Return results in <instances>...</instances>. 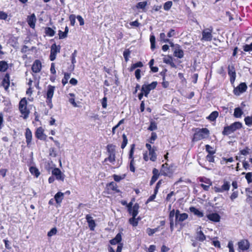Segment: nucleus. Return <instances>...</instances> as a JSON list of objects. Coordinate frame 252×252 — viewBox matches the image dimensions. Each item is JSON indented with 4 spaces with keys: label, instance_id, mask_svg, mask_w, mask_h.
<instances>
[{
    "label": "nucleus",
    "instance_id": "nucleus-1",
    "mask_svg": "<svg viewBox=\"0 0 252 252\" xmlns=\"http://www.w3.org/2000/svg\"><path fill=\"white\" fill-rule=\"evenodd\" d=\"M172 165L169 166L166 162L162 164L160 171L156 168H153L152 170L153 176L150 181V185H153L158 179L160 175L172 178L173 175L174 171L172 169Z\"/></svg>",
    "mask_w": 252,
    "mask_h": 252
},
{
    "label": "nucleus",
    "instance_id": "nucleus-2",
    "mask_svg": "<svg viewBox=\"0 0 252 252\" xmlns=\"http://www.w3.org/2000/svg\"><path fill=\"white\" fill-rule=\"evenodd\" d=\"M192 131L194 132L191 139V142L193 143L207 139L210 134L209 130L206 127L201 128L193 127L192 128Z\"/></svg>",
    "mask_w": 252,
    "mask_h": 252
},
{
    "label": "nucleus",
    "instance_id": "nucleus-3",
    "mask_svg": "<svg viewBox=\"0 0 252 252\" xmlns=\"http://www.w3.org/2000/svg\"><path fill=\"white\" fill-rule=\"evenodd\" d=\"M145 146L148 151H145L143 154V158L144 161H156L157 159V154L156 153L157 148L156 146L152 147L149 143H146Z\"/></svg>",
    "mask_w": 252,
    "mask_h": 252
},
{
    "label": "nucleus",
    "instance_id": "nucleus-4",
    "mask_svg": "<svg viewBox=\"0 0 252 252\" xmlns=\"http://www.w3.org/2000/svg\"><path fill=\"white\" fill-rule=\"evenodd\" d=\"M243 125L240 122H235L229 126H225L222 131V134L224 136L228 135L234 133L238 129L242 128Z\"/></svg>",
    "mask_w": 252,
    "mask_h": 252
},
{
    "label": "nucleus",
    "instance_id": "nucleus-5",
    "mask_svg": "<svg viewBox=\"0 0 252 252\" xmlns=\"http://www.w3.org/2000/svg\"><path fill=\"white\" fill-rule=\"evenodd\" d=\"M19 110L21 116L26 119L29 117L30 111L28 108V101L26 97L21 98L19 103Z\"/></svg>",
    "mask_w": 252,
    "mask_h": 252
},
{
    "label": "nucleus",
    "instance_id": "nucleus-6",
    "mask_svg": "<svg viewBox=\"0 0 252 252\" xmlns=\"http://www.w3.org/2000/svg\"><path fill=\"white\" fill-rule=\"evenodd\" d=\"M106 150L108 157L104 159L103 162L109 161L114 165L116 161V146L112 144H108L106 146Z\"/></svg>",
    "mask_w": 252,
    "mask_h": 252
},
{
    "label": "nucleus",
    "instance_id": "nucleus-7",
    "mask_svg": "<svg viewBox=\"0 0 252 252\" xmlns=\"http://www.w3.org/2000/svg\"><path fill=\"white\" fill-rule=\"evenodd\" d=\"M55 87L51 85L47 86L44 97L46 98V103L47 105L50 108H52L53 105L52 103V98L53 97Z\"/></svg>",
    "mask_w": 252,
    "mask_h": 252
},
{
    "label": "nucleus",
    "instance_id": "nucleus-8",
    "mask_svg": "<svg viewBox=\"0 0 252 252\" xmlns=\"http://www.w3.org/2000/svg\"><path fill=\"white\" fill-rule=\"evenodd\" d=\"M213 27H210L208 28L204 29L202 32V38L201 40L202 41H211L213 38Z\"/></svg>",
    "mask_w": 252,
    "mask_h": 252
},
{
    "label": "nucleus",
    "instance_id": "nucleus-9",
    "mask_svg": "<svg viewBox=\"0 0 252 252\" xmlns=\"http://www.w3.org/2000/svg\"><path fill=\"white\" fill-rule=\"evenodd\" d=\"M139 208V206L136 205L133 210V212H132L131 215L132 216V218L129 219V222L133 226H136L138 225V221L140 220V218L138 217L136 218V217L137 216L138 214V210Z\"/></svg>",
    "mask_w": 252,
    "mask_h": 252
},
{
    "label": "nucleus",
    "instance_id": "nucleus-10",
    "mask_svg": "<svg viewBox=\"0 0 252 252\" xmlns=\"http://www.w3.org/2000/svg\"><path fill=\"white\" fill-rule=\"evenodd\" d=\"M247 88V86L245 83H241L237 87L234 88L233 93L235 95L238 96L245 92Z\"/></svg>",
    "mask_w": 252,
    "mask_h": 252
},
{
    "label": "nucleus",
    "instance_id": "nucleus-11",
    "mask_svg": "<svg viewBox=\"0 0 252 252\" xmlns=\"http://www.w3.org/2000/svg\"><path fill=\"white\" fill-rule=\"evenodd\" d=\"M10 74L6 73L4 74L0 83L1 86L3 87L4 90L6 92L8 91L10 85Z\"/></svg>",
    "mask_w": 252,
    "mask_h": 252
},
{
    "label": "nucleus",
    "instance_id": "nucleus-12",
    "mask_svg": "<svg viewBox=\"0 0 252 252\" xmlns=\"http://www.w3.org/2000/svg\"><path fill=\"white\" fill-rule=\"evenodd\" d=\"M35 137L40 140L46 141L47 135L44 133V130L42 127H37L35 132Z\"/></svg>",
    "mask_w": 252,
    "mask_h": 252
},
{
    "label": "nucleus",
    "instance_id": "nucleus-13",
    "mask_svg": "<svg viewBox=\"0 0 252 252\" xmlns=\"http://www.w3.org/2000/svg\"><path fill=\"white\" fill-rule=\"evenodd\" d=\"M52 175L54 176L56 179L63 182L65 178V175L62 172L59 168H54L52 171Z\"/></svg>",
    "mask_w": 252,
    "mask_h": 252
},
{
    "label": "nucleus",
    "instance_id": "nucleus-14",
    "mask_svg": "<svg viewBox=\"0 0 252 252\" xmlns=\"http://www.w3.org/2000/svg\"><path fill=\"white\" fill-rule=\"evenodd\" d=\"M201 229V226H199L197 228L195 233V239L196 241L203 242L206 239V236Z\"/></svg>",
    "mask_w": 252,
    "mask_h": 252
},
{
    "label": "nucleus",
    "instance_id": "nucleus-15",
    "mask_svg": "<svg viewBox=\"0 0 252 252\" xmlns=\"http://www.w3.org/2000/svg\"><path fill=\"white\" fill-rule=\"evenodd\" d=\"M230 184L229 182L224 180L223 185L221 187H215L214 188V191L216 192H223L224 191H228L229 190Z\"/></svg>",
    "mask_w": 252,
    "mask_h": 252
},
{
    "label": "nucleus",
    "instance_id": "nucleus-16",
    "mask_svg": "<svg viewBox=\"0 0 252 252\" xmlns=\"http://www.w3.org/2000/svg\"><path fill=\"white\" fill-rule=\"evenodd\" d=\"M238 246L239 250L244 252L249 249L250 244L247 239H242L238 242Z\"/></svg>",
    "mask_w": 252,
    "mask_h": 252
},
{
    "label": "nucleus",
    "instance_id": "nucleus-17",
    "mask_svg": "<svg viewBox=\"0 0 252 252\" xmlns=\"http://www.w3.org/2000/svg\"><path fill=\"white\" fill-rule=\"evenodd\" d=\"M228 74L230 77V82L233 84L234 83L236 77L235 68L233 65H228Z\"/></svg>",
    "mask_w": 252,
    "mask_h": 252
},
{
    "label": "nucleus",
    "instance_id": "nucleus-18",
    "mask_svg": "<svg viewBox=\"0 0 252 252\" xmlns=\"http://www.w3.org/2000/svg\"><path fill=\"white\" fill-rule=\"evenodd\" d=\"M118 187L117 184L113 181L106 184V189L108 193L112 191L117 193L120 192V190L118 189Z\"/></svg>",
    "mask_w": 252,
    "mask_h": 252
},
{
    "label": "nucleus",
    "instance_id": "nucleus-19",
    "mask_svg": "<svg viewBox=\"0 0 252 252\" xmlns=\"http://www.w3.org/2000/svg\"><path fill=\"white\" fill-rule=\"evenodd\" d=\"M42 68V63L39 60H35L32 66V70L35 73H37L40 72Z\"/></svg>",
    "mask_w": 252,
    "mask_h": 252
},
{
    "label": "nucleus",
    "instance_id": "nucleus-20",
    "mask_svg": "<svg viewBox=\"0 0 252 252\" xmlns=\"http://www.w3.org/2000/svg\"><path fill=\"white\" fill-rule=\"evenodd\" d=\"M25 138L27 146L28 147L30 148L32 144V132L29 128H27L26 129Z\"/></svg>",
    "mask_w": 252,
    "mask_h": 252
},
{
    "label": "nucleus",
    "instance_id": "nucleus-21",
    "mask_svg": "<svg viewBox=\"0 0 252 252\" xmlns=\"http://www.w3.org/2000/svg\"><path fill=\"white\" fill-rule=\"evenodd\" d=\"M207 218L210 220L215 222H218L220 221V216L217 213H212L207 215Z\"/></svg>",
    "mask_w": 252,
    "mask_h": 252
},
{
    "label": "nucleus",
    "instance_id": "nucleus-22",
    "mask_svg": "<svg viewBox=\"0 0 252 252\" xmlns=\"http://www.w3.org/2000/svg\"><path fill=\"white\" fill-rule=\"evenodd\" d=\"M86 219L88 223L89 227L91 230L93 231L96 226L95 221L93 219L90 215H87L86 216Z\"/></svg>",
    "mask_w": 252,
    "mask_h": 252
},
{
    "label": "nucleus",
    "instance_id": "nucleus-23",
    "mask_svg": "<svg viewBox=\"0 0 252 252\" xmlns=\"http://www.w3.org/2000/svg\"><path fill=\"white\" fill-rule=\"evenodd\" d=\"M36 21V17L34 13L28 16L27 17V22L29 26L32 29H34Z\"/></svg>",
    "mask_w": 252,
    "mask_h": 252
},
{
    "label": "nucleus",
    "instance_id": "nucleus-24",
    "mask_svg": "<svg viewBox=\"0 0 252 252\" xmlns=\"http://www.w3.org/2000/svg\"><path fill=\"white\" fill-rule=\"evenodd\" d=\"M122 240V237L121 233H118L115 238L110 240L109 241V243L112 245H115L117 244L119 245V244H122L121 241Z\"/></svg>",
    "mask_w": 252,
    "mask_h": 252
},
{
    "label": "nucleus",
    "instance_id": "nucleus-25",
    "mask_svg": "<svg viewBox=\"0 0 252 252\" xmlns=\"http://www.w3.org/2000/svg\"><path fill=\"white\" fill-rule=\"evenodd\" d=\"M173 54L175 57L179 59H181L184 57V51L182 49H180V46L179 45H176V48L174 51Z\"/></svg>",
    "mask_w": 252,
    "mask_h": 252
},
{
    "label": "nucleus",
    "instance_id": "nucleus-26",
    "mask_svg": "<svg viewBox=\"0 0 252 252\" xmlns=\"http://www.w3.org/2000/svg\"><path fill=\"white\" fill-rule=\"evenodd\" d=\"M163 61L164 63L169 64L173 68L177 67L176 64L173 62V58L171 56L168 55L164 58Z\"/></svg>",
    "mask_w": 252,
    "mask_h": 252
},
{
    "label": "nucleus",
    "instance_id": "nucleus-27",
    "mask_svg": "<svg viewBox=\"0 0 252 252\" xmlns=\"http://www.w3.org/2000/svg\"><path fill=\"white\" fill-rule=\"evenodd\" d=\"M189 210L191 213L198 218H202L204 216L203 213L194 207L191 206L189 207Z\"/></svg>",
    "mask_w": 252,
    "mask_h": 252
},
{
    "label": "nucleus",
    "instance_id": "nucleus-28",
    "mask_svg": "<svg viewBox=\"0 0 252 252\" xmlns=\"http://www.w3.org/2000/svg\"><path fill=\"white\" fill-rule=\"evenodd\" d=\"M63 193L62 192H58L54 196V199L57 204H60L63 199Z\"/></svg>",
    "mask_w": 252,
    "mask_h": 252
},
{
    "label": "nucleus",
    "instance_id": "nucleus-29",
    "mask_svg": "<svg viewBox=\"0 0 252 252\" xmlns=\"http://www.w3.org/2000/svg\"><path fill=\"white\" fill-rule=\"evenodd\" d=\"M188 217L189 216L187 213H182L178 217L177 219H175L176 223L184 221L188 218Z\"/></svg>",
    "mask_w": 252,
    "mask_h": 252
},
{
    "label": "nucleus",
    "instance_id": "nucleus-30",
    "mask_svg": "<svg viewBox=\"0 0 252 252\" xmlns=\"http://www.w3.org/2000/svg\"><path fill=\"white\" fill-rule=\"evenodd\" d=\"M30 173L36 178H37L40 175V172L37 168L35 166H31L29 168Z\"/></svg>",
    "mask_w": 252,
    "mask_h": 252
},
{
    "label": "nucleus",
    "instance_id": "nucleus-31",
    "mask_svg": "<svg viewBox=\"0 0 252 252\" xmlns=\"http://www.w3.org/2000/svg\"><path fill=\"white\" fill-rule=\"evenodd\" d=\"M219 113L218 111H215L212 112L207 117V119L211 122L215 121L218 117Z\"/></svg>",
    "mask_w": 252,
    "mask_h": 252
},
{
    "label": "nucleus",
    "instance_id": "nucleus-32",
    "mask_svg": "<svg viewBox=\"0 0 252 252\" xmlns=\"http://www.w3.org/2000/svg\"><path fill=\"white\" fill-rule=\"evenodd\" d=\"M8 68V64L5 61H0V72H5Z\"/></svg>",
    "mask_w": 252,
    "mask_h": 252
},
{
    "label": "nucleus",
    "instance_id": "nucleus-33",
    "mask_svg": "<svg viewBox=\"0 0 252 252\" xmlns=\"http://www.w3.org/2000/svg\"><path fill=\"white\" fill-rule=\"evenodd\" d=\"M243 114V112L240 107H236L234 109L233 115L235 118H241Z\"/></svg>",
    "mask_w": 252,
    "mask_h": 252
},
{
    "label": "nucleus",
    "instance_id": "nucleus-34",
    "mask_svg": "<svg viewBox=\"0 0 252 252\" xmlns=\"http://www.w3.org/2000/svg\"><path fill=\"white\" fill-rule=\"evenodd\" d=\"M143 63L139 61V62H138L135 63H133L131 65L130 67H129V71H132L133 70H134L137 67H143Z\"/></svg>",
    "mask_w": 252,
    "mask_h": 252
},
{
    "label": "nucleus",
    "instance_id": "nucleus-35",
    "mask_svg": "<svg viewBox=\"0 0 252 252\" xmlns=\"http://www.w3.org/2000/svg\"><path fill=\"white\" fill-rule=\"evenodd\" d=\"M150 41L151 43V49L152 51H154L156 48V37L154 34L150 35Z\"/></svg>",
    "mask_w": 252,
    "mask_h": 252
},
{
    "label": "nucleus",
    "instance_id": "nucleus-36",
    "mask_svg": "<svg viewBox=\"0 0 252 252\" xmlns=\"http://www.w3.org/2000/svg\"><path fill=\"white\" fill-rule=\"evenodd\" d=\"M45 33L47 35L52 37L55 35V32L50 27H46L45 28Z\"/></svg>",
    "mask_w": 252,
    "mask_h": 252
},
{
    "label": "nucleus",
    "instance_id": "nucleus-37",
    "mask_svg": "<svg viewBox=\"0 0 252 252\" xmlns=\"http://www.w3.org/2000/svg\"><path fill=\"white\" fill-rule=\"evenodd\" d=\"M61 46L60 45L57 46L56 43H54L51 47L50 52L57 54L60 52Z\"/></svg>",
    "mask_w": 252,
    "mask_h": 252
},
{
    "label": "nucleus",
    "instance_id": "nucleus-38",
    "mask_svg": "<svg viewBox=\"0 0 252 252\" xmlns=\"http://www.w3.org/2000/svg\"><path fill=\"white\" fill-rule=\"evenodd\" d=\"M158 136L156 132H152L151 133V137L147 140V141L148 142V143L149 144H154L155 141L157 139Z\"/></svg>",
    "mask_w": 252,
    "mask_h": 252
},
{
    "label": "nucleus",
    "instance_id": "nucleus-39",
    "mask_svg": "<svg viewBox=\"0 0 252 252\" xmlns=\"http://www.w3.org/2000/svg\"><path fill=\"white\" fill-rule=\"evenodd\" d=\"M205 147L206 151L208 153V154H215L216 153V150L210 145L207 144Z\"/></svg>",
    "mask_w": 252,
    "mask_h": 252
},
{
    "label": "nucleus",
    "instance_id": "nucleus-40",
    "mask_svg": "<svg viewBox=\"0 0 252 252\" xmlns=\"http://www.w3.org/2000/svg\"><path fill=\"white\" fill-rule=\"evenodd\" d=\"M147 5V2L146 1H144L138 2L135 6L137 9H144Z\"/></svg>",
    "mask_w": 252,
    "mask_h": 252
},
{
    "label": "nucleus",
    "instance_id": "nucleus-41",
    "mask_svg": "<svg viewBox=\"0 0 252 252\" xmlns=\"http://www.w3.org/2000/svg\"><path fill=\"white\" fill-rule=\"evenodd\" d=\"M70 76V74L67 72H65L64 73V77L62 79V83L63 86H64L68 82V80L69 79Z\"/></svg>",
    "mask_w": 252,
    "mask_h": 252
},
{
    "label": "nucleus",
    "instance_id": "nucleus-42",
    "mask_svg": "<svg viewBox=\"0 0 252 252\" xmlns=\"http://www.w3.org/2000/svg\"><path fill=\"white\" fill-rule=\"evenodd\" d=\"M69 95L71 97L69 99V102L75 107H77V104L75 101V94L73 93H69Z\"/></svg>",
    "mask_w": 252,
    "mask_h": 252
},
{
    "label": "nucleus",
    "instance_id": "nucleus-43",
    "mask_svg": "<svg viewBox=\"0 0 252 252\" xmlns=\"http://www.w3.org/2000/svg\"><path fill=\"white\" fill-rule=\"evenodd\" d=\"M132 205H133L132 201L130 202L129 203L127 204L126 207L127 208L128 212L129 214H132V212H133V210L136 205L139 206L137 203H136L133 205V206H132Z\"/></svg>",
    "mask_w": 252,
    "mask_h": 252
},
{
    "label": "nucleus",
    "instance_id": "nucleus-44",
    "mask_svg": "<svg viewBox=\"0 0 252 252\" xmlns=\"http://www.w3.org/2000/svg\"><path fill=\"white\" fill-rule=\"evenodd\" d=\"M141 92L144 94V96L145 97H148L150 91L149 90V89L146 86V84H144L142 86Z\"/></svg>",
    "mask_w": 252,
    "mask_h": 252
},
{
    "label": "nucleus",
    "instance_id": "nucleus-45",
    "mask_svg": "<svg viewBox=\"0 0 252 252\" xmlns=\"http://www.w3.org/2000/svg\"><path fill=\"white\" fill-rule=\"evenodd\" d=\"M158 128L157 123L155 121H151L150 122V126L148 128V130L153 131Z\"/></svg>",
    "mask_w": 252,
    "mask_h": 252
},
{
    "label": "nucleus",
    "instance_id": "nucleus-46",
    "mask_svg": "<svg viewBox=\"0 0 252 252\" xmlns=\"http://www.w3.org/2000/svg\"><path fill=\"white\" fill-rule=\"evenodd\" d=\"M199 181L200 182L204 183L206 184L212 185V182L211 180L206 177H200L199 178Z\"/></svg>",
    "mask_w": 252,
    "mask_h": 252
},
{
    "label": "nucleus",
    "instance_id": "nucleus-47",
    "mask_svg": "<svg viewBox=\"0 0 252 252\" xmlns=\"http://www.w3.org/2000/svg\"><path fill=\"white\" fill-rule=\"evenodd\" d=\"M122 138H123V142L122 143L121 147V148L123 149L126 146V145L127 144L128 140H127V138L126 135L124 133L122 135Z\"/></svg>",
    "mask_w": 252,
    "mask_h": 252
},
{
    "label": "nucleus",
    "instance_id": "nucleus-48",
    "mask_svg": "<svg viewBox=\"0 0 252 252\" xmlns=\"http://www.w3.org/2000/svg\"><path fill=\"white\" fill-rule=\"evenodd\" d=\"M244 121L246 126H252V116H247L244 118Z\"/></svg>",
    "mask_w": 252,
    "mask_h": 252
},
{
    "label": "nucleus",
    "instance_id": "nucleus-49",
    "mask_svg": "<svg viewBox=\"0 0 252 252\" xmlns=\"http://www.w3.org/2000/svg\"><path fill=\"white\" fill-rule=\"evenodd\" d=\"M250 149L248 147H246L244 149L240 150L239 154L244 156H247L250 153Z\"/></svg>",
    "mask_w": 252,
    "mask_h": 252
},
{
    "label": "nucleus",
    "instance_id": "nucleus-50",
    "mask_svg": "<svg viewBox=\"0 0 252 252\" xmlns=\"http://www.w3.org/2000/svg\"><path fill=\"white\" fill-rule=\"evenodd\" d=\"M172 5V2L171 1H168L166 2L163 5V8L165 11H168Z\"/></svg>",
    "mask_w": 252,
    "mask_h": 252
},
{
    "label": "nucleus",
    "instance_id": "nucleus-51",
    "mask_svg": "<svg viewBox=\"0 0 252 252\" xmlns=\"http://www.w3.org/2000/svg\"><path fill=\"white\" fill-rule=\"evenodd\" d=\"M135 145L132 144L131 145V148L129 152V158L130 159H134V151Z\"/></svg>",
    "mask_w": 252,
    "mask_h": 252
},
{
    "label": "nucleus",
    "instance_id": "nucleus-52",
    "mask_svg": "<svg viewBox=\"0 0 252 252\" xmlns=\"http://www.w3.org/2000/svg\"><path fill=\"white\" fill-rule=\"evenodd\" d=\"M157 84L158 83L157 81H154L151 84L146 85V86L149 89V90L151 91V90H154L156 88Z\"/></svg>",
    "mask_w": 252,
    "mask_h": 252
},
{
    "label": "nucleus",
    "instance_id": "nucleus-53",
    "mask_svg": "<svg viewBox=\"0 0 252 252\" xmlns=\"http://www.w3.org/2000/svg\"><path fill=\"white\" fill-rule=\"evenodd\" d=\"M214 154H208L206 156V160L209 162H215V156Z\"/></svg>",
    "mask_w": 252,
    "mask_h": 252
},
{
    "label": "nucleus",
    "instance_id": "nucleus-54",
    "mask_svg": "<svg viewBox=\"0 0 252 252\" xmlns=\"http://www.w3.org/2000/svg\"><path fill=\"white\" fill-rule=\"evenodd\" d=\"M159 38L161 41L163 42H168L169 39L166 38V35L164 32H161L159 34Z\"/></svg>",
    "mask_w": 252,
    "mask_h": 252
},
{
    "label": "nucleus",
    "instance_id": "nucleus-55",
    "mask_svg": "<svg viewBox=\"0 0 252 252\" xmlns=\"http://www.w3.org/2000/svg\"><path fill=\"white\" fill-rule=\"evenodd\" d=\"M76 18V17L74 14H71L69 17V21L70 22V25L72 26H74L75 25Z\"/></svg>",
    "mask_w": 252,
    "mask_h": 252
},
{
    "label": "nucleus",
    "instance_id": "nucleus-56",
    "mask_svg": "<svg viewBox=\"0 0 252 252\" xmlns=\"http://www.w3.org/2000/svg\"><path fill=\"white\" fill-rule=\"evenodd\" d=\"M130 52L128 49L126 50L123 53V56L125 58V61L127 62L129 59Z\"/></svg>",
    "mask_w": 252,
    "mask_h": 252
},
{
    "label": "nucleus",
    "instance_id": "nucleus-57",
    "mask_svg": "<svg viewBox=\"0 0 252 252\" xmlns=\"http://www.w3.org/2000/svg\"><path fill=\"white\" fill-rule=\"evenodd\" d=\"M57 233V229L56 227L52 228L47 233L48 237H51L53 235L56 234Z\"/></svg>",
    "mask_w": 252,
    "mask_h": 252
},
{
    "label": "nucleus",
    "instance_id": "nucleus-58",
    "mask_svg": "<svg viewBox=\"0 0 252 252\" xmlns=\"http://www.w3.org/2000/svg\"><path fill=\"white\" fill-rule=\"evenodd\" d=\"M162 183H163V180L162 179H160L157 183L155 188L154 189V190H155L156 193H158V189L160 187L161 185L162 184Z\"/></svg>",
    "mask_w": 252,
    "mask_h": 252
},
{
    "label": "nucleus",
    "instance_id": "nucleus-59",
    "mask_svg": "<svg viewBox=\"0 0 252 252\" xmlns=\"http://www.w3.org/2000/svg\"><path fill=\"white\" fill-rule=\"evenodd\" d=\"M243 50L245 52L252 51V42L250 44H245L243 46Z\"/></svg>",
    "mask_w": 252,
    "mask_h": 252
},
{
    "label": "nucleus",
    "instance_id": "nucleus-60",
    "mask_svg": "<svg viewBox=\"0 0 252 252\" xmlns=\"http://www.w3.org/2000/svg\"><path fill=\"white\" fill-rule=\"evenodd\" d=\"M245 178L249 184L252 182V173L248 172L246 174Z\"/></svg>",
    "mask_w": 252,
    "mask_h": 252
},
{
    "label": "nucleus",
    "instance_id": "nucleus-61",
    "mask_svg": "<svg viewBox=\"0 0 252 252\" xmlns=\"http://www.w3.org/2000/svg\"><path fill=\"white\" fill-rule=\"evenodd\" d=\"M157 231H158V228H156L154 229L148 228L147 229V232L149 236L153 235Z\"/></svg>",
    "mask_w": 252,
    "mask_h": 252
},
{
    "label": "nucleus",
    "instance_id": "nucleus-62",
    "mask_svg": "<svg viewBox=\"0 0 252 252\" xmlns=\"http://www.w3.org/2000/svg\"><path fill=\"white\" fill-rule=\"evenodd\" d=\"M232 190H233V192L231 194L230 198V199L231 200V201H234V200L235 199H236V198L238 197V191H234L233 189Z\"/></svg>",
    "mask_w": 252,
    "mask_h": 252
},
{
    "label": "nucleus",
    "instance_id": "nucleus-63",
    "mask_svg": "<svg viewBox=\"0 0 252 252\" xmlns=\"http://www.w3.org/2000/svg\"><path fill=\"white\" fill-rule=\"evenodd\" d=\"M58 34H59V38L60 39H64L67 36V35L64 32H62L61 30L59 31Z\"/></svg>",
    "mask_w": 252,
    "mask_h": 252
},
{
    "label": "nucleus",
    "instance_id": "nucleus-64",
    "mask_svg": "<svg viewBox=\"0 0 252 252\" xmlns=\"http://www.w3.org/2000/svg\"><path fill=\"white\" fill-rule=\"evenodd\" d=\"M7 17L8 15L6 12L3 11H0V20H5Z\"/></svg>",
    "mask_w": 252,
    "mask_h": 252
}]
</instances>
